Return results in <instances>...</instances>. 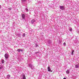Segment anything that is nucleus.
Listing matches in <instances>:
<instances>
[{"label": "nucleus", "mask_w": 79, "mask_h": 79, "mask_svg": "<svg viewBox=\"0 0 79 79\" xmlns=\"http://www.w3.org/2000/svg\"><path fill=\"white\" fill-rule=\"evenodd\" d=\"M4 56L6 59H8L9 57V55L7 53H6L5 54Z\"/></svg>", "instance_id": "1"}, {"label": "nucleus", "mask_w": 79, "mask_h": 79, "mask_svg": "<svg viewBox=\"0 0 79 79\" xmlns=\"http://www.w3.org/2000/svg\"><path fill=\"white\" fill-rule=\"evenodd\" d=\"M60 8L62 10H64V6H60Z\"/></svg>", "instance_id": "2"}, {"label": "nucleus", "mask_w": 79, "mask_h": 79, "mask_svg": "<svg viewBox=\"0 0 79 79\" xmlns=\"http://www.w3.org/2000/svg\"><path fill=\"white\" fill-rule=\"evenodd\" d=\"M48 71H51V69H50V66L48 67Z\"/></svg>", "instance_id": "3"}, {"label": "nucleus", "mask_w": 79, "mask_h": 79, "mask_svg": "<svg viewBox=\"0 0 79 79\" xmlns=\"http://www.w3.org/2000/svg\"><path fill=\"white\" fill-rule=\"evenodd\" d=\"M21 51V52H23V49H17V51L18 52H20V51Z\"/></svg>", "instance_id": "4"}, {"label": "nucleus", "mask_w": 79, "mask_h": 79, "mask_svg": "<svg viewBox=\"0 0 79 79\" xmlns=\"http://www.w3.org/2000/svg\"><path fill=\"white\" fill-rule=\"evenodd\" d=\"M22 18H23V19H25V15L24 14H22Z\"/></svg>", "instance_id": "5"}, {"label": "nucleus", "mask_w": 79, "mask_h": 79, "mask_svg": "<svg viewBox=\"0 0 79 79\" xmlns=\"http://www.w3.org/2000/svg\"><path fill=\"white\" fill-rule=\"evenodd\" d=\"M35 20H31V22L32 24H33L34 23V22H35Z\"/></svg>", "instance_id": "6"}, {"label": "nucleus", "mask_w": 79, "mask_h": 79, "mask_svg": "<svg viewBox=\"0 0 79 79\" xmlns=\"http://www.w3.org/2000/svg\"><path fill=\"white\" fill-rule=\"evenodd\" d=\"M74 50H73L72 51V52L71 53V54L72 55H73V54H74Z\"/></svg>", "instance_id": "7"}, {"label": "nucleus", "mask_w": 79, "mask_h": 79, "mask_svg": "<svg viewBox=\"0 0 79 79\" xmlns=\"http://www.w3.org/2000/svg\"><path fill=\"white\" fill-rule=\"evenodd\" d=\"M79 67V66L77 64L75 65L76 68H78Z\"/></svg>", "instance_id": "8"}, {"label": "nucleus", "mask_w": 79, "mask_h": 79, "mask_svg": "<svg viewBox=\"0 0 79 79\" xmlns=\"http://www.w3.org/2000/svg\"><path fill=\"white\" fill-rule=\"evenodd\" d=\"M66 73L67 74H69V71L68 70H67L66 71Z\"/></svg>", "instance_id": "9"}, {"label": "nucleus", "mask_w": 79, "mask_h": 79, "mask_svg": "<svg viewBox=\"0 0 79 79\" xmlns=\"http://www.w3.org/2000/svg\"><path fill=\"white\" fill-rule=\"evenodd\" d=\"M23 79H26V76L25 75H23Z\"/></svg>", "instance_id": "10"}, {"label": "nucleus", "mask_w": 79, "mask_h": 79, "mask_svg": "<svg viewBox=\"0 0 79 79\" xmlns=\"http://www.w3.org/2000/svg\"><path fill=\"white\" fill-rule=\"evenodd\" d=\"M5 61H4V60H2V64H3V63H4Z\"/></svg>", "instance_id": "11"}, {"label": "nucleus", "mask_w": 79, "mask_h": 79, "mask_svg": "<svg viewBox=\"0 0 79 79\" xmlns=\"http://www.w3.org/2000/svg\"><path fill=\"white\" fill-rule=\"evenodd\" d=\"M25 35H26V34L25 33H23V37H25Z\"/></svg>", "instance_id": "12"}, {"label": "nucleus", "mask_w": 79, "mask_h": 79, "mask_svg": "<svg viewBox=\"0 0 79 79\" xmlns=\"http://www.w3.org/2000/svg\"><path fill=\"white\" fill-rule=\"evenodd\" d=\"M8 9H9V10H12L11 8H8Z\"/></svg>", "instance_id": "13"}, {"label": "nucleus", "mask_w": 79, "mask_h": 79, "mask_svg": "<svg viewBox=\"0 0 79 79\" xmlns=\"http://www.w3.org/2000/svg\"><path fill=\"white\" fill-rule=\"evenodd\" d=\"M73 31V29L72 28H70V31Z\"/></svg>", "instance_id": "14"}, {"label": "nucleus", "mask_w": 79, "mask_h": 79, "mask_svg": "<svg viewBox=\"0 0 79 79\" xmlns=\"http://www.w3.org/2000/svg\"><path fill=\"white\" fill-rule=\"evenodd\" d=\"M26 11H29V10H28V9L27 8H26Z\"/></svg>", "instance_id": "15"}, {"label": "nucleus", "mask_w": 79, "mask_h": 79, "mask_svg": "<svg viewBox=\"0 0 79 79\" xmlns=\"http://www.w3.org/2000/svg\"><path fill=\"white\" fill-rule=\"evenodd\" d=\"M22 1H23V2H26V0H22Z\"/></svg>", "instance_id": "16"}, {"label": "nucleus", "mask_w": 79, "mask_h": 79, "mask_svg": "<svg viewBox=\"0 0 79 79\" xmlns=\"http://www.w3.org/2000/svg\"><path fill=\"white\" fill-rule=\"evenodd\" d=\"M8 77H10V75H8Z\"/></svg>", "instance_id": "17"}, {"label": "nucleus", "mask_w": 79, "mask_h": 79, "mask_svg": "<svg viewBox=\"0 0 79 79\" xmlns=\"http://www.w3.org/2000/svg\"><path fill=\"white\" fill-rule=\"evenodd\" d=\"M64 45L65 46L66 45V43H64Z\"/></svg>", "instance_id": "18"}, {"label": "nucleus", "mask_w": 79, "mask_h": 79, "mask_svg": "<svg viewBox=\"0 0 79 79\" xmlns=\"http://www.w3.org/2000/svg\"><path fill=\"white\" fill-rule=\"evenodd\" d=\"M2 8V6H1V5H0V8Z\"/></svg>", "instance_id": "19"}, {"label": "nucleus", "mask_w": 79, "mask_h": 79, "mask_svg": "<svg viewBox=\"0 0 79 79\" xmlns=\"http://www.w3.org/2000/svg\"><path fill=\"white\" fill-rule=\"evenodd\" d=\"M63 79H66L65 77H64Z\"/></svg>", "instance_id": "20"}, {"label": "nucleus", "mask_w": 79, "mask_h": 79, "mask_svg": "<svg viewBox=\"0 0 79 79\" xmlns=\"http://www.w3.org/2000/svg\"><path fill=\"white\" fill-rule=\"evenodd\" d=\"M1 68H2L0 67V69H1Z\"/></svg>", "instance_id": "21"}, {"label": "nucleus", "mask_w": 79, "mask_h": 79, "mask_svg": "<svg viewBox=\"0 0 79 79\" xmlns=\"http://www.w3.org/2000/svg\"><path fill=\"white\" fill-rule=\"evenodd\" d=\"M38 45H36V47H37Z\"/></svg>", "instance_id": "22"}]
</instances>
